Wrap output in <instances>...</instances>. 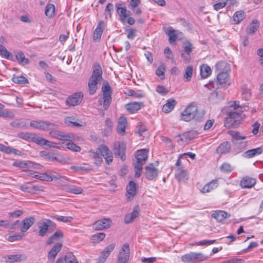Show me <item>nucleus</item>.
I'll use <instances>...</instances> for the list:
<instances>
[{"mask_svg": "<svg viewBox=\"0 0 263 263\" xmlns=\"http://www.w3.org/2000/svg\"><path fill=\"white\" fill-rule=\"evenodd\" d=\"M165 70V66L164 64L162 63L157 68L156 70V74L161 79H163L164 78V73Z\"/></svg>", "mask_w": 263, "mask_h": 263, "instance_id": "50", "label": "nucleus"}, {"mask_svg": "<svg viewBox=\"0 0 263 263\" xmlns=\"http://www.w3.org/2000/svg\"><path fill=\"white\" fill-rule=\"evenodd\" d=\"M54 218L59 221H62L63 222H71L73 219L72 217H65L63 216H57L54 217Z\"/></svg>", "mask_w": 263, "mask_h": 263, "instance_id": "58", "label": "nucleus"}, {"mask_svg": "<svg viewBox=\"0 0 263 263\" xmlns=\"http://www.w3.org/2000/svg\"><path fill=\"white\" fill-rule=\"evenodd\" d=\"M183 50H182V51L189 53L192 52L193 47V45L190 42L188 41H184L183 43Z\"/></svg>", "mask_w": 263, "mask_h": 263, "instance_id": "54", "label": "nucleus"}, {"mask_svg": "<svg viewBox=\"0 0 263 263\" xmlns=\"http://www.w3.org/2000/svg\"><path fill=\"white\" fill-rule=\"evenodd\" d=\"M62 247V243H59L54 245L48 253V257L49 259H54L57 254L61 251Z\"/></svg>", "mask_w": 263, "mask_h": 263, "instance_id": "38", "label": "nucleus"}, {"mask_svg": "<svg viewBox=\"0 0 263 263\" xmlns=\"http://www.w3.org/2000/svg\"><path fill=\"white\" fill-rule=\"evenodd\" d=\"M114 11V5L109 3L106 6L105 9L104 15L106 18H110L111 16V12Z\"/></svg>", "mask_w": 263, "mask_h": 263, "instance_id": "52", "label": "nucleus"}, {"mask_svg": "<svg viewBox=\"0 0 263 263\" xmlns=\"http://www.w3.org/2000/svg\"><path fill=\"white\" fill-rule=\"evenodd\" d=\"M246 17V14L244 11H236L233 15V21L235 24H238L242 21Z\"/></svg>", "mask_w": 263, "mask_h": 263, "instance_id": "43", "label": "nucleus"}, {"mask_svg": "<svg viewBox=\"0 0 263 263\" xmlns=\"http://www.w3.org/2000/svg\"><path fill=\"white\" fill-rule=\"evenodd\" d=\"M116 7L117 8V12L120 16V20L121 21H124L128 16L127 8L124 3L116 4Z\"/></svg>", "mask_w": 263, "mask_h": 263, "instance_id": "21", "label": "nucleus"}, {"mask_svg": "<svg viewBox=\"0 0 263 263\" xmlns=\"http://www.w3.org/2000/svg\"><path fill=\"white\" fill-rule=\"evenodd\" d=\"M68 190L70 193L76 194H81L83 192V189L81 187L74 185L69 186Z\"/></svg>", "mask_w": 263, "mask_h": 263, "instance_id": "55", "label": "nucleus"}, {"mask_svg": "<svg viewBox=\"0 0 263 263\" xmlns=\"http://www.w3.org/2000/svg\"><path fill=\"white\" fill-rule=\"evenodd\" d=\"M89 157L94 159L95 163L97 165H100L103 161V159L100 152H94L92 151L88 152Z\"/></svg>", "mask_w": 263, "mask_h": 263, "instance_id": "36", "label": "nucleus"}, {"mask_svg": "<svg viewBox=\"0 0 263 263\" xmlns=\"http://www.w3.org/2000/svg\"><path fill=\"white\" fill-rule=\"evenodd\" d=\"M57 126L55 125V128L49 132V135L53 138L60 140H70L74 139V136L72 134H66L64 132L55 130Z\"/></svg>", "mask_w": 263, "mask_h": 263, "instance_id": "11", "label": "nucleus"}, {"mask_svg": "<svg viewBox=\"0 0 263 263\" xmlns=\"http://www.w3.org/2000/svg\"><path fill=\"white\" fill-rule=\"evenodd\" d=\"M139 215V211L137 208L133 210L131 213L127 214L124 218V222L126 224L132 223Z\"/></svg>", "mask_w": 263, "mask_h": 263, "instance_id": "35", "label": "nucleus"}, {"mask_svg": "<svg viewBox=\"0 0 263 263\" xmlns=\"http://www.w3.org/2000/svg\"><path fill=\"white\" fill-rule=\"evenodd\" d=\"M30 126L34 128L45 131L53 129L55 128V124L43 121L33 120L30 122Z\"/></svg>", "mask_w": 263, "mask_h": 263, "instance_id": "9", "label": "nucleus"}, {"mask_svg": "<svg viewBox=\"0 0 263 263\" xmlns=\"http://www.w3.org/2000/svg\"><path fill=\"white\" fill-rule=\"evenodd\" d=\"M66 263H79L77 259L72 253L66 255Z\"/></svg>", "mask_w": 263, "mask_h": 263, "instance_id": "56", "label": "nucleus"}, {"mask_svg": "<svg viewBox=\"0 0 263 263\" xmlns=\"http://www.w3.org/2000/svg\"><path fill=\"white\" fill-rule=\"evenodd\" d=\"M143 105V103L134 102L126 104L125 108L129 113L134 114L140 110Z\"/></svg>", "mask_w": 263, "mask_h": 263, "instance_id": "26", "label": "nucleus"}, {"mask_svg": "<svg viewBox=\"0 0 263 263\" xmlns=\"http://www.w3.org/2000/svg\"><path fill=\"white\" fill-rule=\"evenodd\" d=\"M211 69L206 64H203L200 66V75L203 79L206 78L211 74Z\"/></svg>", "mask_w": 263, "mask_h": 263, "instance_id": "41", "label": "nucleus"}, {"mask_svg": "<svg viewBox=\"0 0 263 263\" xmlns=\"http://www.w3.org/2000/svg\"><path fill=\"white\" fill-rule=\"evenodd\" d=\"M212 217L217 220V221L220 222L228 217H230V214L224 212V211H215L212 215Z\"/></svg>", "mask_w": 263, "mask_h": 263, "instance_id": "27", "label": "nucleus"}, {"mask_svg": "<svg viewBox=\"0 0 263 263\" xmlns=\"http://www.w3.org/2000/svg\"><path fill=\"white\" fill-rule=\"evenodd\" d=\"M227 65V63L222 61L217 62L215 65L216 70L217 71H220L217 74V80L219 84L220 85L226 84L229 79L228 72L227 71H222L224 67H226Z\"/></svg>", "mask_w": 263, "mask_h": 263, "instance_id": "5", "label": "nucleus"}, {"mask_svg": "<svg viewBox=\"0 0 263 263\" xmlns=\"http://www.w3.org/2000/svg\"><path fill=\"white\" fill-rule=\"evenodd\" d=\"M102 79V70L100 66L95 64L93 66V72L89 79L88 86L90 95H93L97 91V84Z\"/></svg>", "mask_w": 263, "mask_h": 263, "instance_id": "2", "label": "nucleus"}, {"mask_svg": "<svg viewBox=\"0 0 263 263\" xmlns=\"http://www.w3.org/2000/svg\"><path fill=\"white\" fill-rule=\"evenodd\" d=\"M130 250L129 245L124 244L119 252L118 258V263H126L129 259Z\"/></svg>", "mask_w": 263, "mask_h": 263, "instance_id": "14", "label": "nucleus"}, {"mask_svg": "<svg viewBox=\"0 0 263 263\" xmlns=\"http://www.w3.org/2000/svg\"><path fill=\"white\" fill-rule=\"evenodd\" d=\"M224 99V94L220 91L210 94L209 100L212 103H217Z\"/></svg>", "mask_w": 263, "mask_h": 263, "instance_id": "31", "label": "nucleus"}, {"mask_svg": "<svg viewBox=\"0 0 263 263\" xmlns=\"http://www.w3.org/2000/svg\"><path fill=\"white\" fill-rule=\"evenodd\" d=\"M105 237V234L103 233H99L93 235L91 237V241L95 243H98L103 240Z\"/></svg>", "mask_w": 263, "mask_h": 263, "instance_id": "51", "label": "nucleus"}, {"mask_svg": "<svg viewBox=\"0 0 263 263\" xmlns=\"http://www.w3.org/2000/svg\"><path fill=\"white\" fill-rule=\"evenodd\" d=\"M83 97L82 92H77L69 97L66 100V104L69 106H76L80 104Z\"/></svg>", "mask_w": 263, "mask_h": 263, "instance_id": "17", "label": "nucleus"}, {"mask_svg": "<svg viewBox=\"0 0 263 263\" xmlns=\"http://www.w3.org/2000/svg\"><path fill=\"white\" fill-rule=\"evenodd\" d=\"M177 102L174 99H168L167 102L163 106L162 110L165 113H168L174 108Z\"/></svg>", "mask_w": 263, "mask_h": 263, "instance_id": "32", "label": "nucleus"}, {"mask_svg": "<svg viewBox=\"0 0 263 263\" xmlns=\"http://www.w3.org/2000/svg\"><path fill=\"white\" fill-rule=\"evenodd\" d=\"M242 111L243 110L241 109L239 110L230 111L228 114V117L225 120V126L229 128L236 127L238 124Z\"/></svg>", "mask_w": 263, "mask_h": 263, "instance_id": "4", "label": "nucleus"}, {"mask_svg": "<svg viewBox=\"0 0 263 263\" xmlns=\"http://www.w3.org/2000/svg\"><path fill=\"white\" fill-rule=\"evenodd\" d=\"M231 144L228 141L221 143L217 148L216 152L219 154L228 153L230 151Z\"/></svg>", "mask_w": 263, "mask_h": 263, "instance_id": "28", "label": "nucleus"}, {"mask_svg": "<svg viewBox=\"0 0 263 263\" xmlns=\"http://www.w3.org/2000/svg\"><path fill=\"white\" fill-rule=\"evenodd\" d=\"M35 218L34 217H29L24 219L21 222L20 225L21 231L22 233L17 234V240L22 239L24 236L23 233L26 232L35 222Z\"/></svg>", "mask_w": 263, "mask_h": 263, "instance_id": "10", "label": "nucleus"}, {"mask_svg": "<svg viewBox=\"0 0 263 263\" xmlns=\"http://www.w3.org/2000/svg\"><path fill=\"white\" fill-rule=\"evenodd\" d=\"M105 27V24L104 21H100L98 22L97 27L93 32V37L95 41H99L100 40Z\"/></svg>", "mask_w": 263, "mask_h": 263, "instance_id": "20", "label": "nucleus"}, {"mask_svg": "<svg viewBox=\"0 0 263 263\" xmlns=\"http://www.w3.org/2000/svg\"><path fill=\"white\" fill-rule=\"evenodd\" d=\"M159 172V170L153 163H150L145 167V175L146 178L149 180H156Z\"/></svg>", "mask_w": 263, "mask_h": 263, "instance_id": "15", "label": "nucleus"}, {"mask_svg": "<svg viewBox=\"0 0 263 263\" xmlns=\"http://www.w3.org/2000/svg\"><path fill=\"white\" fill-rule=\"evenodd\" d=\"M101 90L103 93V107L104 110H107L111 103L112 93L111 87L108 82H104Z\"/></svg>", "mask_w": 263, "mask_h": 263, "instance_id": "6", "label": "nucleus"}, {"mask_svg": "<svg viewBox=\"0 0 263 263\" xmlns=\"http://www.w3.org/2000/svg\"><path fill=\"white\" fill-rule=\"evenodd\" d=\"M17 137L28 142H32L37 145H42L47 141L45 139L38 137L36 134L27 132H21L17 134Z\"/></svg>", "mask_w": 263, "mask_h": 263, "instance_id": "7", "label": "nucleus"}, {"mask_svg": "<svg viewBox=\"0 0 263 263\" xmlns=\"http://www.w3.org/2000/svg\"><path fill=\"white\" fill-rule=\"evenodd\" d=\"M241 95L245 100H248L251 97V93L250 89L243 86L241 87Z\"/></svg>", "mask_w": 263, "mask_h": 263, "instance_id": "53", "label": "nucleus"}, {"mask_svg": "<svg viewBox=\"0 0 263 263\" xmlns=\"http://www.w3.org/2000/svg\"><path fill=\"white\" fill-rule=\"evenodd\" d=\"M262 153L261 147H257L248 150L244 152L242 156L246 158H251L256 156L259 155Z\"/></svg>", "mask_w": 263, "mask_h": 263, "instance_id": "30", "label": "nucleus"}, {"mask_svg": "<svg viewBox=\"0 0 263 263\" xmlns=\"http://www.w3.org/2000/svg\"><path fill=\"white\" fill-rule=\"evenodd\" d=\"M190 53H191L185 52L184 51L181 52V57L185 63H189L191 61V57Z\"/></svg>", "mask_w": 263, "mask_h": 263, "instance_id": "61", "label": "nucleus"}, {"mask_svg": "<svg viewBox=\"0 0 263 263\" xmlns=\"http://www.w3.org/2000/svg\"><path fill=\"white\" fill-rule=\"evenodd\" d=\"M175 177L179 181H185L188 180L189 176L187 171L183 167L179 166L176 170Z\"/></svg>", "mask_w": 263, "mask_h": 263, "instance_id": "23", "label": "nucleus"}, {"mask_svg": "<svg viewBox=\"0 0 263 263\" xmlns=\"http://www.w3.org/2000/svg\"><path fill=\"white\" fill-rule=\"evenodd\" d=\"M157 260V258L155 257L146 258L144 257H142L141 258V260L143 263H154Z\"/></svg>", "mask_w": 263, "mask_h": 263, "instance_id": "62", "label": "nucleus"}, {"mask_svg": "<svg viewBox=\"0 0 263 263\" xmlns=\"http://www.w3.org/2000/svg\"><path fill=\"white\" fill-rule=\"evenodd\" d=\"M256 183V180L249 176H245L242 178L240 182V186L243 189L251 188Z\"/></svg>", "mask_w": 263, "mask_h": 263, "instance_id": "24", "label": "nucleus"}, {"mask_svg": "<svg viewBox=\"0 0 263 263\" xmlns=\"http://www.w3.org/2000/svg\"><path fill=\"white\" fill-rule=\"evenodd\" d=\"M39 164L30 161H17V167L23 168L26 173L25 176H28V172L32 171L31 169L37 168Z\"/></svg>", "mask_w": 263, "mask_h": 263, "instance_id": "12", "label": "nucleus"}, {"mask_svg": "<svg viewBox=\"0 0 263 263\" xmlns=\"http://www.w3.org/2000/svg\"><path fill=\"white\" fill-rule=\"evenodd\" d=\"M220 170L222 171L229 172L231 171V166L229 163H224L220 166Z\"/></svg>", "mask_w": 263, "mask_h": 263, "instance_id": "64", "label": "nucleus"}, {"mask_svg": "<svg viewBox=\"0 0 263 263\" xmlns=\"http://www.w3.org/2000/svg\"><path fill=\"white\" fill-rule=\"evenodd\" d=\"M156 90L158 93L162 96L166 95L168 92V91L162 85L157 86Z\"/></svg>", "mask_w": 263, "mask_h": 263, "instance_id": "60", "label": "nucleus"}, {"mask_svg": "<svg viewBox=\"0 0 263 263\" xmlns=\"http://www.w3.org/2000/svg\"><path fill=\"white\" fill-rule=\"evenodd\" d=\"M135 158L136 162L134 163L135 170V177L139 178L142 172V166L146 163L148 158V151L145 149L137 151Z\"/></svg>", "mask_w": 263, "mask_h": 263, "instance_id": "3", "label": "nucleus"}, {"mask_svg": "<svg viewBox=\"0 0 263 263\" xmlns=\"http://www.w3.org/2000/svg\"><path fill=\"white\" fill-rule=\"evenodd\" d=\"M51 223L52 221L50 220H47L46 221L40 222L39 226V235L42 237L45 236L48 232L49 228Z\"/></svg>", "mask_w": 263, "mask_h": 263, "instance_id": "25", "label": "nucleus"}, {"mask_svg": "<svg viewBox=\"0 0 263 263\" xmlns=\"http://www.w3.org/2000/svg\"><path fill=\"white\" fill-rule=\"evenodd\" d=\"M127 197H133L136 194V185L134 181H130L126 186Z\"/></svg>", "mask_w": 263, "mask_h": 263, "instance_id": "33", "label": "nucleus"}, {"mask_svg": "<svg viewBox=\"0 0 263 263\" xmlns=\"http://www.w3.org/2000/svg\"><path fill=\"white\" fill-rule=\"evenodd\" d=\"M63 236V234L61 231H56L51 237L47 240V244L50 245L55 241L59 240Z\"/></svg>", "mask_w": 263, "mask_h": 263, "instance_id": "42", "label": "nucleus"}, {"mask_svg": "<svg viewBox=\"0 0 263 263\" xmlns=\"http://www.w3.org/2000/svg\"><path fill=\"white\" fill-rule=\"evenodd\" d=\"M55 12V7L52 4L47 5L45 8V13L47 16L48 17H52L53 16Z\"/></svg>", "mask_w": 263, "mask_h": 263, "instance_id": "47", "label": "nucleus"}, {"mask_svg": "<svg viewBox=\"0 0 263 263\" xmlns=\"http://www.w3.org/2000/svg\"><path fill=\"white\" fill-rule=\"evenodd\" d=\"M111 222L109 219H103L96 221L92 225L93 229L95 230H101L108 228Z\"/></svg>", "mask_w": 263, "mask_h": 263, "instance_id": "22", "label": "nucleus"}, {"mask_svg": "<svg viewBox=\"0 0 263 263\" xmlns=\"http://www.w3.org/2000/svg\"><path fill=\"white\" fill-rule=\"evenodd\" d=\"M115 247V245L114 243H111L104 248L102 252V254L100 256V258L103 260V261H104L106 260L107 257L109 255L110 252L114 250Z\"/></svg>", "mask_w": 263, "mask_h": 263, "instance_id": "39", "label": "nucleus"}, {"mask_svg": "<svg viewBox=\"0 0 263 263\" xmlns=\"http://www.w3.org/2000/svg\"><path fill=\"white\" fill-rule=\"evenodd\" d=\"M196 135L195 131L191 130L176 136L175 140L177 142L184 143L194 139Z\"/></svg>", "mask_w": 263, "mask_h": 263, "instance_id": "18", "label": "nucleus"}, {"mask_svg": "<svg viewBox=\"0 0 263 263\" xmlns=\"http://www.w3.org/2000/svg\"><path fill=\"white\" fill-rule=\"evenodd\" d=\"M31 188L32 184L29 182L26 183L20 186V189L22 191L29 193H32Z\"/></svg>", "mask_w": 263, "mask_h": 263, "instance_id": "57", "label": "nucleus"}, {"mask_svg": "<svg viewBox=\"0 0 263 263\" xmlns=\"http://www.w3.org/2000/svg\"><path fill=\"white\" fill-rule=\"evenodd\" d=\"M259 27V23L257 20H253L247 28V32L248 34H253Z\"/></svg>", "mask_w": 263, "mask_h": 263, "instance_id": "40", "label": "nucleus"}, {"mask_svg": "<svg viewBox=\"0 0 263 263\" xmlns=\"http://www.w3.org/2000/svg\"><path fill=\"white\" fill-rule=\"evenodd\" d=\"M98 150L100 152L102 157L104 158L105 162L107 164H109L112 162V154L107 146L104 145H102L99 147Z\"/></svg>", "mask_w": 263, "mask_h": 263, "instance_id": "16", "label": "nucleus"}, {"mask_svg": "<svg viewBox=\"0 0 263 263\" xmlns=\"http://www.w3.org/2000/svg\"><path fill=\"white\" fill-rule=\"evenodd\" d=\"M203 117L204 114L198 112V107L192 103L188 105L181 115V120L186 122L190 121L192 119L200 121Z\"/></svg>", "mask_w": 263, "mask_h": 263, "instance_id": "1", "label": "nucleus"}, {"mask_svg": "<svg viewBox=\"0 0 263 263\" xmlns=\"http://www.w3.org/2000/svg\"><path fill=\"white\" fill-rule=\"evenodd\" d=\"M206 259V257L201 253L190 252L182 256L181 260L185 263H195Z\"/></svg>", "mask_w": 263, "mask_h": 263, "instance_id": "8", "label": "nucleus"}, {"mask_svg": "<svg viewBox=\"0 0 263 263\" xmlns=\"http://www.w3.org/2000/svg\"><path fill=\"white\" fill-rule=\"evenodd\" d=\"M166 34L168 36V41L171 44H173L177 40V34L175 33V31L172 28H170L166 32Z\"/></svg>", "mask_w": 263, "mask_h": 263, "instance_id": "49", "label": "nucleus"}, {"mask_svg": "<svg viewBox=\"0 0 263 263\" xmlns=\"http://www.w3.org/2000/svg\"><path fill=\"white\" fill-rule=\"evenodd\" d=\"M16 221L11 222L10 220H0V227H5L9 230L15 229Z\"/></svg>", "mask_w": 263, "mask_h": 263, "instance_id": "46", "label": "nucleus"}, {"mask_svg": "<svg viewBox=\"0 0 263 263\" xmlns=\"http://www.w3.org/2000/svg\"><path fill=\"white\" fill-rule=\"evenodd\" d=\"M72 140H65L66 142H63L62 143L63 146L65 147L66 148L76 152H78L81 151V147L75 144L73 142H72Z\"/></svg>", "mask_w": 263, "mask_h": 263, "instance_id": "37", "label": "nucleus"}, {"mask_svg": "<svg viewBox=\"0 0 263 263\" xmlns=\"http://www.w3.org/2000/svg\"><path fill=\"white\" fill-rule=\"evenodd\" d=\"M114 153L116 157H119L122 161H124L126 159L125 155L126 151V145L124 143H120L116 142L114 143Z\"/></svg>", "mask_w": 263, "mask_h": 263, "instance_id": "13", "label": "nucleus"}, {"mask_svg": "<svg viewBox=\"0 0 263 263\" xmlns=\"http://www.w3.org/2000/svg\"><path fill=\"white\" fill-rule=\"evenodd\" d=\"M0 54L2 57L8 60H12L13 58L12 54L8 52L6 48L1 44H0Z\"/></svg>", "mask_w": 263, "mask_h": 263, "instance_id": "48", "label": "nucleus"}, {"mask_svg": "<svg viewBox=\"0 0 263 263\" xmlns=\"http://www.w3.org/2000/svg\"><path fill=\"white\" fill-rule=\"evenodd\" d=\"M126 125L127 121L126 118L120 117L118 120V124L117 127L118 133L122 135H124Z\"/></svg>", "mask_w": 263, "mask_h": 263, "instance_id": "29", "label": "nucleus"}, {"mask_svg": "<svg viewBox=\"0 0 263 263\" xmlns=\"http://www.w3.org/2000/svg\"><path fill=\"white\" fill-rule=\"evenodd\" d=\"M29 81L28 79L24 76H17V84H28Z\"/></svg>", "mask_w": 263, "mask_h": 263, "instance_id": "63", "label": "nucleus"}, {"mask_svg": "<svg viewBox=\"0 0 263 263\" xmlns=\"http://www.w3.org/2000/svg\"><path fill=\"white\" fill-rule=\"evenodd\" d=\"M28 176H30L32 178H36L42 181H46L50 182L52 181L51 175L47 173H40L33 171L28 172Z\"/></svg>", "mask_w": 263, "mask_h": 263, "instance_id": "19", "label": "nucleus"}, {"mask_svg": "<svg viewBox=\"0 0 263 263\" xmlns=\"http://www.w3.org/2000/svg\"><path fill=\"white\" fill-rule=\"evenodd\" d=\"M224 7H226V2L224 0H219L218 3L213 5L214 9L216 11H218Z\"/></svg>", "mask_w": 263, "mask_h": 263, "instance_id": "59", "label": "nucleus"}, {"mask_svg": "<svg viewBox=\"0 0 263 263\" xmlns=\"http://www.w3.org/2000/svg\"><path fill=\"white\" fill-rule=\"evenodd\" d=\"M17 62L20 64L24 66L29 64L30 61L28 59L26 58L24 53L20 51L17 52Z\"/></svg>", "mask_w": 263, "mask_h": 263, "instance_id": "44", "label": "nucleus"}, {"mask_svg": "<svg viewBox=\"0 0 263 263\" xmlns=\"http://www.w3.org/2000/svg\"><path fill=\"white\" fill-rule=\"evenodd\" d=\"M193 66L191 65L187 66L184 71L183 78L186 82H189L191 80L193 76Z\"/></svg>", "mask_w": 263, "mask_h": 263, "instance_id": "45", "label": "nucleus"}, {"mask_svg": "<svg viewBox=\"0 0 263 263\" xmlns=\"http://www.w3.org/2000/svg\"><path fill=\"white\" fill-rule=\"evenodd\" d=\"M217 181L213 180L206 184L201 190L203 193H209L217 187Z\"/></svg>", "mask_w": 263, "mask_h": 263, "instance_id": "34", "label": "nucleus"}]
</instances>
